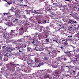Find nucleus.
Listing matches in <instances>:
<instances>
[{
    "instance_id": "0eeeda50",
    "label": "nucleus",
    "mask_w": 79,
    "mask_h": 79,
    "mask_svg": "<svg viewBox=\"0 0 79 79\" xmlns=\"http://www.w3.org/2000/svg\"><path fill=\"white\" fill-rule=\"evenodd\" d=\"M61 71L59 70H57L56 71V74H61Z\"/></svg>"
},
{
    "instance_id": "8fccbe9b",
    "label": "nucleus",
    "mask_w": 79,
    "mask_h": 79,
    "mask_svg": "<svg viewBox=\"0 0 79 79\" xmlns=\"http://www.w3.org/2000/svg\"><path fill=\"white\" fill-rule=\"evenodd\" d=\"M54 68H57V66H54Z\"/></svg>"
},
{
    "instance_id": "f8f14e48",
    "label": "nucleus",
    "mask_w": 79,
    "mask_h": 79,
    "mask_svg": "<svg viewBox=\"0 0 79 79\" xmlns=\"http://www.w3.org/2000/svg\"><path fill=\"white\" fill-rule=\"evenodd\" d=\"M78 7L77 6H74L73 7V10L74 11H76L77 10V9Z\"/></svg>"
},
{
    "instance_id": "f257e3e1",
    "label": "nucleus",
    "mask_w": 79,
    "mask_h": 79,
    "mask_svg": "<svg viewBox=\"0 0 79 79\" xmlns=\"http://www.w3.org/2000/svg\"><path fill=\"white\" fill-rule=\"evenodd\" d=\"M67 40H72V36H69L68 38H64L63 39L62 42L65 45H68Z\"/></svg>"
},
{
    "instance_id": "6ab92c4d",
    "label": "nucleus",
    "mask_w": 79,
    "mask_h": 79,
    "mask_svg": "<svg viewBox=\"0 0 79 79\" xmlns=\"http://www.w3.org/2000/svg\"><path fill=\"white\" fill-rule=\"evenodd\" d=\"M4 61H8V60L7 58H5L4 59Z\"/></svg>"
},
{
    "instance_id": "69168bd1",
    "label": "nucleus",
    "mask_w": 79,
    "mask_h": 79,
    "mask_svg": "<svg viewBox=\"0 0 79 79\" xmlns=\"http://www.w3.org/2000/svg\"><path fill=\"white\" fill-rule=\"evenodd\" d=\"M34 11L35 12H37V10H34Z\"/></svg>"
},
{
    "instance_id": "052dcab7",
    "label": "nucleus",
    "mask_w": 79,
    "mask_h": 79,
    "mask_svg": "<svg viewBox=\"0 0 79 79\" xmlns=\"http://www.w3.org/2000/svg\"><path fill=\"white\" fill-rule=\"evenodd\" d=\"M65 1L69 2V0H65Z\"/></svg>"
},
{
    "instance_id": "864d4df0",
    "label": "nucleus",
    "mask_w": 79,
    "mask_h": 79,
    "mask_svg": "<svg viewBox=\"0 0 79 79\" xmlns=\"http://www.w3.org/2000/svg\"><path fill=\"white\" fill-rule=\"evenodd\" d=\"M34 45L35 46H37V44H35Z\"/></svg>"
},
{
    "instance_id": "5701e85b",
    "label": "nucleus",
    "mask_w": 79,
    "mask_h": 79,
    "mask_svg": "<svg viewBox=\"0 0 79 79\" xmlns=\"http://www.w3.org/2000/svg\"><path fill=\"white\" fill-rule=\"evenodd\" d=\"M33 17H31L29 18V19L30 21H32V20H33Z\"/></svg>"
},
{
    "instance_id": "603ef678",
    "label": "nucleus",
    "mask_w": 79,
    "mask_h": 79,
    "mask_svg": "<svg viewBox=\"0 0 79 79\" xmlns=\"http://www.w3.org/2000/svg\"><path fill=\"white\" fill-rule=\"evenodd\" d=\"M60 27L63 28V27H62V25H60Z\"/></svg>"
},
{
    "instance_id": "13d9d810",
    "label": "nucleus",
    "mask_w": 79,
    "mask_h": 79,
    "mask_svg": "<svg viewBox=\"0 0 79 79\" xmlns=\"http://www.w3.org/2000/svg\"><path fill=\"white\" fill-rule=\"evenodd\" d=\"M47 11H50V9H49L48 10H47Z\"/></svg>"
},
{
    "instance_id": "e433bc0d",
    "label": "nucleus",
    "mask_w": 79,
    "mask_h": 79,
    "mask_svg": "<svg viewBox=\"0 0 79 79\" xmlns=\"http://www.w3.org/2000/svg\"><path fill=\"white\" fill-rule=\"evenodd\" d=\"M12 55H13L10 53L8 56H12Z\"/></svg>"
},
{
    "instance_id": "a18cd8bd",
    "label": "nucleus",
    "mask_w": 79,
    "mask_h": 79,
    "mask_svg": "<svg viewBox=\"0 0 79 79\" xmlns=\"http://www.w3.org/2000/svg\"><path fill=\"white\" fill-rule=\"evenodd\" d=\"M32 10H29L28 11H31V12H33V11H32Z\"/></svg>"
},
{
    "instance_id": "aec40b11",
    "label": "nucleus",
    "mask_w": 79,
    "mask_h": 79,
    "mask_svg": "<svg viewBox=\"0 0 79 79\" xmlns=\"http://www.w3.org/2000/svg\"><path fill=\"white\" fill-rule=\"evenodd\" d=\"M31 48H30L29 47H28L27 48V51H28V52H30V51H31Z\"/></svg>"
},
{
    "instance_id": "72a5a7b5",
    "label": "nucleus",
    "mask_w": 79,
    "mask_h": 79,
    "mask_svg": "<svg viewBox=\"0 0 79 79\" xmlns=\"http://www.w3.org/2000/svg\"><path fill=\"white\" fill-rule=\"evenodd\" d=\"M23 6H24V7H26L27 6V5H23Z\"/></svg>"
},
{
    "instance_id": "39448f33",
    "label": "nucleus",
    "mask_w": 79,
    "mask_h": 79,
    "mask_svg": "<svg viewBox=\"0 0 79 79\" xmlns=\"http://www.w3.org/2000/svg\"><path fill=\"white\" fill-rule=\"evenodd\" d=\"M15 35V31L12 30H11V32L10 33V35Z\"/></svg>"
},
{
    "instance_id": "c9c22d12",
    "label": "nucleus",
    "mask_w": 79,
    "mask_h": 79,
    "mask_svg": "<svg viewBox=\"0 0 79 79\" xmlns=\"http://www.w3.org/2000/svg\"><path fill=\"white\" fill-rule=\"evenodd\" d=\"M7 51L8 52H12V51L10 50V49H8Z\"/></svg>"
},
{
    "instance_id": "4c0bfd02",
    "label": "nucleus",
    "mask_w": 79,
    "mask_h": 79,
    "mask_svg": "<svg viewBox=\"0 0 79 79\" xmlns=\"http://www.w3.org/2000/svg\"><path fill=\"white\" fill-rule=\"evenodd\" d=\"M16 42H17L16 41H15V42H13V44H17V43H16Z\"/></svg>"
},
{
    "instance_id": "e2e57ef3",
    "label": "nucleus",
    "mask_w": 79,
    "mask_h": 79,
    "mask_svg": "<svg viewBox=\"0 0 79 79\" xmlns=\"http://www.w3.org/2000/svg\"><path fill=\"white\" fill-rule=\"evenodd\" d=\"M69 15H71V16H72V17H73V15H72V14H70Z\"/></svg>"
},
{
    "instance_id": "7ed1b4c3",
    "label": "nucleus",
    "mask_w": 79,
    "mask_h": 79,
    "mask_svg": "<svg viewBox=\"0 0 79 79\" xmlns=\"http://www.w3.org/2000/svg\"><path fill=\"white\" fill-rule=\"evenodd\" d=\"M40 50V51H43L44 49L43 47L41 48H39L38 46H36L35 47V50H36V51H37L38 50Z\"/></svg>"
},
{
    "instance_id": "412c9836",
    "label": "nucleus",
    "mask_w": 79,
    "mask_h": 79,
    "mask_svg": "<svg viewBox=\"0 0 79 79\" xmlns=\"http://www.w3.org/2000/svg\"><path fill=\"white\" fill-rule=\"evenodd\" d=\"M19 6H21V8H22L23 7V4H22L21 5H19Z\"/></svg>"
},
{
    "instance_id": "774afa93",
    "label": "nucleus",
    "mask_w": 79,
    "mask_h": 79,
    "mask_svg": "<svg viewBox=\"0 0 79 79\" xmlns=\"http://www.w3.org/2000/svg\"><path fill=\"white\" fill-rule=\"evenodd\" d=\"M54 41H55V42H57L58 41L57 40H54Z\"/></svg>"
},
{
    "instance_id": "a19ab883",
    "label": "nucleus",
    "mask_w": 79,
    "mask_h": 79,
    "mask_svg": "<svg viewBox=\"0 0 79 79\" xmlns=\"http://www.w3.org/2000/svg\"><path fill=\"white\" fill-rule=\"evenodd\" d=\"M65 54H68V53H69V52H65Z\"/></svg>"
},
{
    "instance_id": "c03bdc74",
    "label": "nucleus",
    "mask_w": 79,
    "mask_h": 79,
    "mask_svg": "<svg viewBox=\"0 0 79 79\" xmlns=\"http://www.w3.org/2000/svg\"><path fill=\"white\" fill-rule=\"evenodd\" d=\"M6 35H5V34H4L3 35V37H4L5 38V36H6Z\"/></svg>"
},
{
    "instance_id": "f704fd0d",
    "label": "nucleus",
    "mask_w": 79,
    "mask_h": 79,
    "mask_svg": "<svg viewBox=\"0 0 79 79\" xmlns=\"http://www.w3.org/2000/svg\"><path fill=\"white\" fill-rule=\"evenodd\" d=\"M23 17L24 18H26V15H23Z\"/></svg>"
},
{
    "instance_id": "bb28decb",
    "label": "nucleus",
    "mask_w": 79,
    "mask_h": 79,
    "mask_svg": "<svg viewBox=\"0 0 79 79\" xmlns=\"http://www.w3.org/2000/svg\"><path fill=\"white\" fill-rule=\"evenodd\" d=\"M10 53L12 55H15V52H10Z\"/></svg>"
},
{
    "instance_id": "0e129e2a",
    "label": "nucleus",
    "mask_w": 79,
    "mask_h": 79,
    "mask_svg": "<svg viewBox=\"0 0 79 79\" xmlns=\"http://www.w3.org/2000/svg\"><path fill=\"white\" fill-rule=\"evenodd\" d=\"M45 70H46V69H45L44 70H42V71H45Z\"/></svg>"
},
{
    "instance_id": "a211bd4d",
    "label": "nucleus",
    "mask_w": 79,
    "mask_h": 79,
    "mask_svg": "<svg viewBox=\"0 0 79 79\" xmlns=\"http://www.w3.org/2000/svg\"><path fill=\"white\" fill-rule=\"evenodd\" d=\"M19 45L20 47H21L22 48H23V47H24V46H23V44H20Z\"/></svg>"
},
{
    "instance_id": "f3484780",
    "label": "nucleus",
    "mask_w": 79,
    "mask_h": 79,
    "mask_svg": "<svg viewBox=\"0 0 79 79\" xmlns=\"http://www.w3.org/2000/svg\"><path fill=\"white\" fill-rule=\"evenodd\" d=\"M39 65H40V66H42V65H44V63L43 62L40 63Z\"/></svg>"
},
{
    "instance_id": "680f3d73",
    "label": "nucleus",
    "mask_w": 79,
    "mask_h": 79,
    "mask_svg": "<svg viewBox=\"0 0 79 79\" xmlns=\"http://www.w3.org/2000/svg\"><path fill=\"white\" fill-rule=\"evenodd\" d=\"M19 52H21V50H19Z\"/></svg>"
},
{
    "instance_id": "bf43d9fd",
    "label": "nucleus",
    "mask_w": 79,
    "mask_h": 79,
    "mask_svg": "<svg viewBox=\"0 0 79 79\" xmlns=\"http://www.w3.org/2000/svg\"><path fill=\"white\" fill-rule=\"evenodd\" d=\"M2 43V41H1L0 40V43Z\"/></svg>"
},
{
    "instance_id": "c85d7f7f",
    "label": "nucleus",
    "mask_w": 79,
    "mask_h": 79,
    "mask_svg": "<svg viewBox=\"0 0 79 79\" xmlns=\"http://www.w3.org/2000/svg\"><path fill=\"white\" fill-rule=\"evenodd\" d=\"M35 42H36V40H35L34 39L33 40L32 43H35Z\"/></svg>"
},
{
    "instance_id": "cd10ccee",
    "label": "nucleus",
    "mask_w": 79,
    "mask_h": 79,
    "mask_svg": "<svg viewBox=\"0 0 79 79\" xmlns=\"http://www.w3.org/2000/svg\"><path fill=\"white\" fill-rule=\"evenodd\" d=\"M63 59H64V61H66V60H67V59H66V58L65 57H64Z\"/></svg>"
},
{
    "instance_id": "423d86ee",
    "label": "nucleus",
    "mask_w": 79,
    "mask_h": 79,
    "mask_svg": "<svg viewBox=\"0 0 79 79\" xmlns=\"http://www.w3.org/2000/svg\"><path fill=\"white\" fill-rule=\"evenodd\" d=\"M68 24L70 25V26H71L73 24L72 19L69 20V21L68 22Z\"/></svg>"
},
{
    "instance_id": "ea45409f",
    "label": "nucleus",
    "mask_w": 79,
    "mask_h": 79,
    "mask_svg": "<svg viewBox=\"0 0 79 79\" xmlns=\"http://www.w3.org/2000/svg\"><path fill=\"white\" fill-rule=\"evenodd\" d=\"M6 29L7 28H6L4 30V31H5V32H6Z\"/></svg>"
},
{
    "instance_id": "473e14b6",
    "label": "nucleus",
    "mask_w": 79,
    "mask_h": 79,
    "mask_svg": "<svg viewBox=\"0 0 79 79\" xmlns=\"http://www.w3.org/2000/svg\"><path fill=\"white\" fill-rule=\"evenodd\" d=\"M20 30H21L22 31H23V30H24V28H23V27H21L20 29Z\"/></svg>"
},
{
    "instance_id": "dca6fc26",
    "label": "nucleus",
    "mask_w": 79,
    "mask_h": 79,
    "mask_svg": "<svg viewBox=\"0 0 79 79\" xmlns=\"http://www.w3.org/2000/svg\"><path fill=\"white\" fill-rule=\"evenodd\" d=\"M49 59V57H45L44 58V60H47Z\"/></svg>"
},
{
    "instance_id": "ddd939ff",
    "label": "nucleus",
    "mask_w": 79,
    "mask_h": 79,
    "mask_svg": "<svg viewBox=\"0 0 79 79\" xmlns=\"http://www.w3.org/2000/svg\"><path fill=\"white\" fill-rule=\"evenodd\" d=\"M71 13H72V15H73V16H75V15L76 14V13H75V12L72 11L71 12Z\"/></svg>"
},
{
    "instance_id": "6e6d98bb",
    "label": "nucleus",
    "mask_w": 79,
    "mask_h": 79,
    "mask_svg": "<svg viewBox=\"0 0 79 79\" xmlns=\"http://www.w3.org/2000/svg\"><path fill=\"white\" fill-rule=\"evenodd\" d=\"M20 48H21V47H18V49H20Z\"/></svg>"
},
{
    "instance_id": "338daca9",
    "label": "nucleus",
    "mask_w": 79,
    "mask_h": 79,
    "mask_svg": "<svg viewBox=\"0 0 79 79\" xmlns=\"http://www.w3.org/2000/svg\"><path fill=\"white\" fill-rule=\"evenodd\" d=\"M12 65H13V66H15V64H13Z\"/></svg>"
},
{
    "instance_id": "2eb2a0df",
    "label": "nucleus",
    "mask_w": 79,
    "mask_h": 79,
    "mask_svg": "<svg viewBox=\"0 0 79 79\" xmlns=\"http://www.w3.org/2000/svg\"><path fill=\"white\" fill-rule=\"evenodd\" d=\"M64 56H61V57H59V59H64Z\"/></svg>"
},
{
    "instance_id": "1a4fd4ad",
    "label": "nucleus",
    "mask_w": 79,
    "mask_h": 79,
    "mask_svg": "<svg viewBox=\"0 0 79 79\" xmlns=\"http://www.w3.org/2000/svg\"><path fill=\"white\" fill-rule=\"evenodd\" d=\"M35 62H39V58H35Z\"/></svg>"
},
{
    "instance_id": "49530a36",
    "label": "nucleus",
    "mask_w": 79,
    "mask_h": 79,
    "mask_svg": "<svg viewBox=\"0 0 79 79\" xmlns=\"http://www.w3.org/2000/svg\"><path fill=\"white\" fill-rule=\"evenodd\" d=\"M22 77H24V75H23L22 76Z\"/></svg>"
},
{
    "instance_id": "393cba45",
    "label": "nucleus",
    "mask_w": 79,
    "mask_h": 79,
    "mask_svg": "<svg viewBox=\"0 0 79 79\" xmlns=\"http://www.w3.org/2000/svg\"><path fill=\"white\" fill-rule=\"evenodd\" d=\"M3 30V27L0 26V31Z\"/></svg>"
},
{
    "instance_id": "5fc2aeb1",
    "label": "nucleus",
    "mask_w": 79,
    "mask_h": 79,
    "mask_svg": "<svg viewBox=\"0 0 79 79\" xmlns=\"http://www.w3.org/2000/svg\"><path fill=\"white\" fill-rule=\"evenodd\" d=\"M4 1H5L6 2H7V0H3Z\"/></svg>"
},
{
    "instance_id": "4468645a",
    "label": "nucleus",
    "mask_w": 79,
    "mask_h": 79,
    "mask_svg": "<svg viewBox=\"0 0 79 79\" xmlns=\"http://www.w3.org/2000/svg\"><path fill=\"white\" fill-rule=\"evenodd\" d=\"M43 27H44L42 26H38V28H40L39 29H40V31H41V29H42V28H43Z\"/></svg>"
},
{
    "instance_id": "37998d69",
    "label": "nucleus",
    "mask_w": 79,
    "mask_h": 79,
    "mask_svg": "<svg viewBox=\"0 0 79 79\" xmlns=\"http://www.w3.org/2000/svg\"><path fill=\"white\" fill-rule=\"evenodd\" d=\"M44 24H45V23H46V20H44Z\"/></svg>"
},
{
    "instance_id": "20e7f679",
    "label": "nucleus",
    "mask_w": 79,
    "mask_h": 79,
    "mask_svg": "<svg viewBox=\"0 0 79 79\" xmlns=\"http://www.w3.org/2000/svg\"><path fill=\"white\" fill-rule=\"evenodd\" d=\"M10 2H7V3L8 5H10V4H14L15 3V0H10Z\"/></svg>"
},
{
    "instance_id": "b1692460",
    "label": "nucleus",
    "mask_w": 79,
    "mask_h": 79,
    "mask_svg": "<svg viewBox=\"0 0 79 79\" xmlns=\"http://www.w3.org/2000/svg\"><path fill=\"white\" fill-rule=\"evenodd\" d=\"M55 0H51V2L54 4H55Z\"/></svg>"
},
{
    "instance_id": "9d476101",
    "label": "nucleus",
    "mask_w": 79,
    "mask_h": 79,
    "mask_svg": "<svg viewBox=\"0 0 79 79\" xmlns=\"http://www.w3.org/2000/svg\"><path fill=\"white\" fill-rule=\"evenodd\" d=\"M65 76L67 78H70L71 77L70 74H67V75H65Z\"/></svg>"
},
{
    "instance_id": "f03ea898",
    "label": "nucleus",
    "mask_w": 79,
    "mask_h": 79,
    "mask_svg": "<svg viewBox=\"0 0 79 79\" xmlns=\"http://www.w3.org/2000/svg\"><path fill=\"white\" fill-rule=\"evenodd\" d=\"M62 44H60L59 45V48H61V49L62 50H64V47H67V46H68V45H66L64 44L63 43V40L62 41Z\"/></svg>"
},
{
    "instance_id": "4d7b16f0",
    "label": "nucleus",
    "mask_w": 79,
    "mask_h": 79,
    "mask_svg": "<svg viewBox=\"0 0 79 79\" xmlns=\"http://www.w3.org/2000/svg\"><path fill=\"white\" fill-rule=\"evenodd\" d=\"M77 9H78L77 10L78 11H79V7H78Z\"/></svg>"
},
{
    "instance_id": "6e6552de",
    "label": "nucleus",
    "mask_w": 79,
    "mask_h": 79,
    "mask_svg": "<svg viewBox=\"0 0 79 79\" xmlns=\"http://www.w3.org/2000/svg\"><path fill=\"white\" fill-rule=\"evenodd\" d=\"M44 77H45V78H49L50 75L48 74H46L44 76Z\"/></svg>"
},
{
    "instance_id": "79ce46f5",
    "label": "nucleus",
    "mask_w": 79,
    "mask_h": 79,
    "mask_svg": "<svg viewBox=\"0 0 79 79\" xmlns=\"http://www.w3.org/2000/svg\"><path fill=\"white\" fill-rule=\"evenodd\" d=\"M44 35L45 36V37H47L48 36V35H47V34L45 35Z\"/></svg>"
},
{
    "instance_id": "4be33fe9",
    "label": "nucleus",
    "mask_w": 79,
    "mask_h": 79,
    "mask_svg": "<svg viewBox=\"0 0 79 79\" xmlns=\"http://www.w3.org/2000/svg\"><path fill=\"white\" fill-rule=\"evenodd\" d=\"M45 41L46 42H49V39L48 38H46Z\"/></svg>"
},
{
    "instance_id": "9b49d317",
    "label": "nucleus",
    "mask_w": 79,
    "mask_h": 79,
    "mask_svg": "<svg viewBox=\"0 0 79 79\" xmlns=\"http://www.w3.org/2000/svg\"><path fill=\"white\" fill-rule=\"evenodd\" d=\"M72 23L73 24H77V23L73 19H72Z\"/></svg>"
},
{
    "instance_id": "2f4dec72",
    "label": "nucleus",
    "mask_w": 79,
    "mask_h": 79,
    "mask_svg": "<svg viewBox=\"0 0 79 79\" xmlns=\"http://www.w3.org/2000/svg\"><path fill=\"white\" fill-rule=\"evenodd\" d=\"M69 70L70 71H73V69H69Z\"/></svg>"
},
{
    "instance_id": "c756f323",
    "label": "nucleus",
    "mask_w": 79,
    "mask_h": 79,
    "mask_svg": "<svg viewBox=\"0 0 79 79\" xmlns=\"http://www.w3.org/2000/svg\"><path fill=\"white\" fill-rule=\"evenodd\" d=\"M33 13H34V14H37V15H38V14H40V13L38 12H33Z\"/></svg>"
},
{
    "instance_id": "3c124183",
    "label": "nucleus",
    "mask_w": 79,
    "mask_h": 79,
    "mask_svg": "<svg viewBox=\"0 0 79 79\" xmlns=\"http://www.w3.org/2000/svg\"><path fill=\"white\" fill-rule=\"evenodd\" d=\"M51 14L52 15H54V14L53 13V12L52 13H51Z\"/></svg>"
},
{
    "instance_id": "7c9ffc66",
    "label": "nucleus",
    "mask_w": 79,
    "mask_h": 79,
    "mask_svg": "<svg viewBox=\"0 0 79 79\" xmlns=\"http://www.w3.org/2000/svg\"><path fill=\"white\" fill-rule=\"evenodd\" d=\"M38 24H41V21H40V20H38Z\"/></svg>"
},
{
    "instance_id": "58836bf2",
    "label": "nucleus",
    "mask_w": 79,
    "mask_h": 79,
    "mask_svg": "<svg viewBox=\"0 0 79 79\" xmlns=\"http://www.w3.org/2000/svg\"><path fill=\"white\" fill-rule=\"evenodd\" d=\"M2 48H3V50H4L5 48V46H3Z\"/></svg>"
},
{
    "instance_id": "09e8293b",
    "label": "nucleus",
    "mask_w": 79,
    "mask_h": 79,
    "mask_svg": "<svg viewBox=\"0 0 79 79\" xmlns=\"http://www.w3.org/2000/svg\"><path fill=\"white\" fill-rule=\"evenodd\" d=\"M10 64H11V65H12L13 64V62H10Z\"/></svg>"
},
{
    "instance_id": "a878e982",
    "label": "nucleus",
    "mask_w": 79,
    "mask_h": 79,
    "mask_svg": "<svg viewBox=\"0 0 79 79\" xmlns=\"http://www.w3.org/2000/svg\"><path fill=\"white\" fill-rule=\"evenodd\" d=\"M62 66H64L65 65V63L64 62H63L61 63Z\"/></svg>"
},
{
    "instance_id": "de8ad7c7",
    "label": "nucleus",
    "mask_w": 79,
    "mask_h": 79,
    "mask_svg": "<svg viewBox=\"0 0 79 79\" xmlns=\"http://www.w3.org/2000/svg\"><path fill=\"white\" fill-rule=\"evenodd\" d=\"M8 70H9V71H11V70L9 68L8 69Z\"/></svg>"
}]
</instances>
